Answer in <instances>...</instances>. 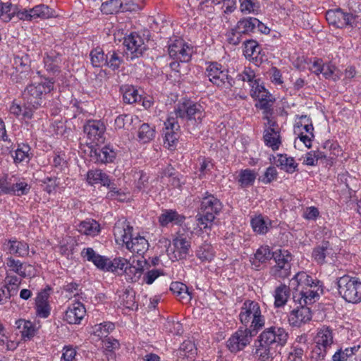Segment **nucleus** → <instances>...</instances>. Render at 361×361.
Segmentation results:
<instances>
[{"label": "nucleus", "mask_w": 361, "mask_h": 361, "mask_svg": "<svg viewBox=\"0 0 361 361\" xmlns=\"http://www.w3.org/2000/svg\"><path fill=\"white\" fill-rule=\"evenodd\" d=\"M274 259L276 262V265L271 268V275L276 279L288 278L290 274V261L292 259L290 252L285 250L275 251Z\"/></svg>", "instance_id": "1a4fd4ad"}, {"label": "nucleus", "mask_w": 361, "mask_h": 361, "mask_svg": "<svg viewBox=\"0 0 361 361\" xmlns=\"http://www.w3.org/2000/svg\"><path fill=\"white\" fill-rule=\"evenodd\" d=\"M275 102V98L272 99H266L265 97H262L260 101H259L255 106L257 109L263 110L264 116H267L268 114H273V104ZM267 116H266L267 118Z\"/></svg>", "instance_id": "5fc2aeb1"}, {"label": "nucleus", "mask_w": 361, "mask_h": 361, "mask_svg": "<svg viewBox=\"0 0 361 361\" xmlns=\"http://www.w3.org/2000/svg\"><path fill=\"white\" fill-rule=\"evenodd\" d=\"M277 175L276 169L274 166H269L267 169L264 175L259 177L258 180L264 184H268L276 180Z\"/></svg>", "instance_id": "bf43d9fd"}, {"label": "nucleus", "mask_w": 361, "mask_h": 361, "mask_svg": "<svg viewBox=\"0 0 361 361\" xmlns=\"http://www.w3.org/2000/svg\"><path fill=\"white\" fill-rule=\"evenodd\" d=\"M255 23H258V19L252 17H247L240 19L235 27L231 30V35H250L255 32Z\"/></svg>", "instance_id": "f3484780"}, {"label": "nucleus", "mask_w": 361, "mask_h": 361, "mask_svg": "<svg viewBox=\"0 0 361 361\" xmlns=\"http://www.w3.org/2000/svg\"><path fill=\"white\" fill-rule=\"evenodd\" d=\"M269 137H264V144L267 146L271 147L273 150H277L279 149L281 144V135H276V136L274 135H268Z\"/></svg>", "instance_id": "69168bd1"}, {"label": "nucleus", "mask_w": 361, "mask_h": 361, "mask_svg": "<svg viewBox=\"0 0 361 361\" xmlns=\"http://www.w3.org/2000/svg\"><path fill=\"white\" fill-rule=\"evenodd\" d=\"M148 241L142 236L133 238L127 245V249L137 254H143L148 249Z\"/></svg>", "instance_id": "2f4dec72"}, {"label": "nucleus", "mask_w": 361, "mask_h": 361, "mask_svg": "<svg viewBox=\"0 0 361 361\" xmlns=\"http://www.w3.org/2000/svg\"><path fill=\"white\" fill-rule=\"evenodd\" d=\"M91 63L94 67H103L106 65L107 55L104 54L103 49L97 47L93 49L90 53Z\"/></svg>", "instance_id": "c9c22d12"}, {"label": "nucleus", "mask_w": 361, "mask_h": 361, "mask_svg": "<svg viewBox=\"0 0 361 361\" xmlns=\"http://www.w3.org/2000/svg\"><path fill=\"white\" fill-rule=\"evenodd\" d=\"M6 265L10 271L16 273L23 278H25L27 276L25 272L27 264L21 262L20 260L9 257L7 258ZM27 267H31V265L27 264Z\"/></svg>", "instance_id": "e433bc0d"}, {"label": "nucleus", "mask_w": 361, "mask_h": 361, "mask_svg": "<svg viewBox=\"0 0 361 361\" xmlns=\"http://www.w3.org/2000/svg\"><path fill=\"white\" fill-rule=\"evenodd\" d=\"M339 295L346 302L357 304L361 302V281L355 276L344 274L336 279Z\"/></svg>", "instance_id": "423d86ee"}, {"label": "nucleus", "mask_w": 361, "mask_h": 361, "mask_svg": "<svg viewBox=\"0 0 361 361\" xmlns=\"http://www.w3.org/2000/svg\"><path fill=\"white\" fill-rule=\"evenodd\" d=\"M207 75L209 80L214 85L221 87L227 83L228 87H233L234 81L232 77L229 76L228 70L223 68L221 64L217 62H212L207 68Z\"/></svg>", "instance_id": "9d476101"}, {"label": "nucleus", "mask_w": 361, "mask_h": 361, "mask_svg": "<svg viewBox=\"0 0 361 361\" xmlns=\"http://www.w3.org/2000/svg\"><path fill=\"white\" fill-rule=\"evenodd\" d=\"M259 8V4L256 0H243L240 4V10L242 12H255Z\"/></svg>", "instance_id": "0e129e2a"}, {"label": "nucleus", "mask_w": 361, "mask_h": 361, "mask_svg": "<svg viewBox=\"0 0 361 361\" xmlns=\"http://www.w3.org/2000/svg\"><path fill=\"white\" fill-rule=\"evenodd\" d=\"M334 252L329 241H323L321 245L316 246L312 253L314 260L319 264L326 262V258L333 257Z\"/></svg>", "instance_id": "aec40b11"}, {"label": "nucleus", "mask_w": 361, "mask_h": 361, "mask_svg": "<svg viewBox=\"0 0 361 361\" xmlns=\"http://www.w3.org/2000/svg\"><path fill=\"white\" fill-rule=\"evenodd\" d=\"M78 231L87 235H96L100 231L99 224L95 221H82L78 226Z\"/></svg>", "instance_id": "4c0bfd02"}, {"label": "nucleus", "mask_w": 361, "mask_h": 361, "mask_svg": "<svg viewBox=\"0 0 361 361\" xmlns=\"http://www.w3.org/2000/svg\"><path fill=\"white\" fill-rule=\"evenodd\" d=\"M81 256L88 262H92L98 269L107 271L109 259L96 253L93 248H84L81 252Z\"/></svg>", "instance_id": "6ab92c4d"}, {"label": "nucleus", "mask_w": 361, "mask_h": 361, "mask_svg": "<svg viewBox=\"0 0 361 361\" xmlns=\"http://www.w3.org/2000/svg\"><path fill=\"white\" fill-rule=\"evenodd\" d=\"M12 193L13 195L20 196L26 195L30 190V186L25 182L16 183L12 185Z\"/></svg>", "instance_id": "e2e57ef3"}, {"label": "nucleus", "mask_w": 361, "mask_h": 361, "mask_svg": "<svg viewBox=\"0 0 361 361\" xmlns=\"http://www.w3.org/2000/svg\"><path fill=\"white\" fill-rule=\"evenodd\" d=\"M305 348L302 345L296 343H293L290 351L288 354L289 361H303L302 357L304 356Z\"/></svg>", "instance_id": "6e6d98bb"}, {"label": "nucleus", "mask_w": 361, "mask_h": 361, "mask_svg": "<svg viewBox=\"0 0 361 361\" xmlns=\"http://www.w3.org/2000/svg\"><path fill=\"white\" fill-rule=\"evenodd\" d=\"M251 226L254 231L259 234H265L269 231L268 224L262 215L252 219Z\"/></svg>", "instance_id": "8fccbe9b"}, {"label": "nucleus", "mask_w": 361, "mask_h": 361, "mask_svg": "<svg viewBox=\"0 0 361 361\" xmlns=\"http://www.w3.org/2000/svg\"><path fill=\"white\" fill-rule=\"evenodd\" d=\"M316 344L327 348L333 343V334L331 329L328 326L321 328L315 338Z\"/></svg>", "instance_id": "c756f323"}, {"label": "nucleus", "mask_w": 361, "mask_h": 361, "mask_svg": "<svg viewBox=\"0 0 361 361\" xmlns=\"http://www.w3.org/2000/svg\"><path fill=\"white\" fill-rule=\"evenodd\" d=\"M290 286L293 290V300L295 303L304 301V304H313L319 299L322 283L305 271L298 272L290 281Z\"/></svg>", "instance_id": "f03ea898"}, {"label": "nucleus", "mask_w": 361, "mask_h": 361, "mask_svg": "<svg viewBox=\"0 0 361 361\" xmlns=\"http://www.w3.org/2000/svg\"><path fill=\"white\" fill-rule=\"evenodd\" d=\"M190 48L180 40H176L169 46L168 51L171 58L178 59L180 62H188L191 59Z\"/></svg>", "instance_id": "dca6fc26"}, {"label": "nucleus", "mask_w": 361, "mask_h": 361, "mask_svg": "<svg viewBox=\"0 0 361 361\" xmlns=\"http://www.w3.org/2000/svg\"><path fill=\"white\" fill-rule=\"evenodd\" d=\"M274 252H271L268 246H262L259 249H257L256 253L255 254V257L259 262H265L267 260L274 258Z\"/></svg>", "instance_id": "13d9d810"}, {"label": "nucleus", "mask_w": 361, "mask_h": 361, "mask_svg": "<svg viewBox=\"0 0 361 361\" xmlns=\"http://www.w3.org/2000/svg\"><path fill=\"white\" fill-rule=\"evenodd\" d=\"M278 166H281L286 172L293 173L297 171L298 164L293 157H288L286 154H279V159L276 161Z\"/></svg>", "instance_id": "f704fd0d"}, {"label": "nucleus", "mask_w": 361, "mask_h": 361, "mask_svg": "<svg viewBox=\"0 0 361 361\" xmlns=\"http://www.w3.org/2000/svg\"><path fill=\"white\" fill-rule=\"evenodd\" d=\"M245 49L244 55L247 59H255L257 61V56H255V54H259V47L257 42L252 39L246 40L244 42Z\"/></svg>", "instance_id": "a18cd8bd"}, {"label": "nucleus", "mask_w": 361, "mask_h": 361, "mask_svg": "<svg viewBox=\"0 0 361 361\" xmlns=\"http://www.w3.org/2000/svg\"><path fill=\"white\" fill-rule=\"evenodd\" d=\"M61 55L54 51H51L45 54L44 57V68L52 74L59 73L61 72Z\"/></svg>", "instance_id": "5701e85b"}, {"label": "nucleus", "mask_w": 361, "mask_h": 361, "mask_svg": "<svg viewBox=\"0 0 361 361\" xmlns=\"http://www.w3.org/2000/svg\"><path fill=\"white\" fill-rule=\"evenodd\" d=\"M196 256L202 262H211L214 257L213 247L208 243L202 244L198 247Z\"/></svg>", "instance_id": "a19ab883"}, {"label": "nucleus", "mask_w": 361, "mask_h": 361, "mask_svg": "<svg viewBox=\"0 0 361 361\" xmlns=\"http://www.w3.org/2000/svg\"><path fill=\"white\" fill-rule=\"evenodd\" d=\"M32 73V71L13 68V71L10 73L11 80L15 83L24 84L29 80Z\"/></svg>", "instance_id": "de8ad7c7"}, {"label": "nucleus", "mask_w": 361, "mask_h": 361, "mask_svg": "<svg viewBox=\"0 0 361 361\" xmlns=\"http://www.w3.org/2000/svg\"><path fill=\"white\" fill-rule=\"evenodd\" d=\"M13 4L11 3H2L0 1V17L4 16V20L8 22L11 20L15 11L11 12Z\"/></svg>", "instance_id": "052dcab7"}, {"label": "nucleus", "mask_w": 361, "mask_h": 361, "mask_svg": "<svg viewBox=\"0 0 361 361\" xmlns=\"http://www.w3.org/2000/svg\"><path fill=\"white\" fill-rule=\"evenodd\" d=\"M121 302L128 309L133 310L135 305V293L133 288L128 287L126 288L119 295Z\"/></svg>", "instance_id": "c03bdc74"}, {"label": "nucleus", "mask_w": 361, "mask_h": 361, "mask_svg": "<svg viewBox=\"0 0 361 361\" xmlns=\"http://www.w3.org/2000/svg\"><path fill=\"white\" fill-rule=\"evenodd\" d=\"M30 63L31 60L27 54H24L22 56H16L14 58V66L13 68L23 71H32Z\"/></svg>", "instance_id": "603ef678"}, {"label": "nucleus", "mask_w": 361, "mask_h": 361, "mask_svg": "<svg viewBox=\"0 0 361 361\" xmlns=\"http://www.w3.org/2000/svg\"><path fill=\"white\" fill-rule=\"evenodd\" d=\"M326 19L330 25L336 28H343L346 26L353 27L355 20V16L353 13L344 12L338 8L330 9L326 12Z\"/></svg>", "instance_id": "9b49d317"}, {"label": "nucleus", "mask_w": 361, "mask_h": 361, "mask_svg": "<svg viewBox=\"0 0 361 361\" xmlns=\"http://www.w3.org/2000/svg\"><path fill=\"white\" fill-rule=\"evenodd\" d=\"M120 0H109L102 4L101 11L106 15L116 14L121 12Z\"/></svg>", "instance_id": "09e8293b"}, {"label": "nucleus", "mask_w": 361, "mask_h": 361, "mask_svg": "<svg viewBox=\"0 0 361 361\" xmlns=\"http://www.w3.org/2000/svg\"><path fill=\"white\" fill-rule=\"evenodd\" d=\"M123 274L128 282L135 283L139 281L142 276V272L135 267V259L126 267Z\"/></svg>", "instance_id": "49530a36"}, {"label": "nucleus", "mask_w": 361, "mask_h": 361, "mask_svg": "<svg viewBox=\"0 0 361 361\" xmlns=\"http://www.w3.org/2000/svg\"><path fill=\"white\" fill-rule=\"evenodd\" d=\"M4 245L6 246V249L11 255L23 257L29 253L28 244L23 241H19L16 238L7 240L4 243Z\"/></svg>", "instance_id": "412c9836"}, {"label": "nucleus", "mask_w": 361, "mask_h": 361, "mask_svg": "<svg viewBox=\"0 0 361 361\" xmlns=\"http://www.w3.org/2000/svg\"><path fill=\"white\" fill-rule=\"evenodd\" d=\"M178 131L164 130V144L167 143L169 147L173 146L178 140Z\"/></svg>", "instance_id": "774afa93"}, {"label": "nucleus", "mask_w": 361, "mask_h": 361, "mask_svg": "<svg viewBox=\"0 0 361 361\" xmlns=\"http://www.w3.org/2000/svg\"><path fill=\"white\" fill-rule=\"evenodd\" d=\"M170 290L174 295L179 297V300L182 302H190L192 299L191 293L188 290V288L182 282H172L170 286Z\"/></svg>", "instance_id": "bb28decb"}, {"label": "nucleus", "mask_w": 361, "mask_h": 361, "mask_svg": "<svg viewBox=\"0 0 361 361\" xmlns=\"http://www.w3.org/2000/svg\"><path fill=\"white\" fill-rule=\"evenodd\" d=\"M130 262L123 257H116L111 261H109L107 271L117 272L118 274H124V270L128 266Z\"/></svg>", "instance_id": "58836bf2"}, {"label": "nucleus", "mask_w": 361, "mask_h": 361, "mask_svg": "<svg viewBox=\"0 0 361 361\" xmlns=\"http://www.w3.org/2000/svg\"><path fill=\"white\" fill-rule=\"evenodd\" d=\"M106 55L107 63L105 66L109 67L112 71L118 70L123 61L122 57H121L119 54L116 51L109 52Z\"/></svg>", "instance_id": "3c124183"}, {"label": "nucleus", "mask_w": 361, "mask_h": 361, "mask_svg": "<svg viewBox=\"0 0 361 361\" xmlns=\"http://www.w3.org/2000/svg\"><path fill=\"white\" fill-rule=\"evenodd\" d=\"M360 350V345L346 348L344 350H338L332 357L333 361H354L356 355Z\"/></svg>", "instance_id": "a878e982"}, {"label": "nucleus", "mask_w": 361, "mask_h": 361, "mask_svg": "<svg viewBox=\"0 0 361 361\" xmlns=\"http://www.w3.org/2000/svg\"><path fill=\"white\" fill-rule=\"evenodd\" d=\"M86 310L84 305L80 302L68 305L65 311L63 319L69 324H79L84 318Z\"/></svg>", "instance_id": "2eb2a0df"}, {"label": "nucleus", "mask_w": 361, "mask_h": 361, "mask_svg": "<svg viewBox=\"0 0 361 361\" xmlns=\"http://www.w3.org/2000/svg\"><path fill=\"white\" fill-rule=\"evenodd\" d=\"M289 334L283 327L271 326L264 329L255 341V355L259 361H272L278 347L284 346Z\"/></svg>", "instance_id": "f257e3e1"}, {"label": "nucleus", "mask_w": 361, "mask_h": 361, "mask_svg": "<svg viewBox=\"0 0 361 361\" xmlns=\"http://www.w3.org/2000/svg\"><path fill=\"white\" fill-rule=\"evenodd\" d=\"M291 287L285 284H281L276 287L274 291V305L276 307H283L290 296Z\"/></svg>", "instance_id": "cd10ccee"}, {"label": "nucleus", "mask_w": 361, "mask_h": 361, "mask_svg": "<svg viewBox=\"0 0 361 361\" xmlns=\"http://www.w3.org/2000/svg\"><path fill=\"white\" fill-rule=\"evenodd\" d=\"M105 130L104 123L99 120H89L83 126V131L88 139L97 145L104 142Z\"/></svg>", "instance_id": "ddd939ff"}, {"label": "nucleus", "mask_w": 361, "mask_h": 361, "mask_svg": "<svg viewBox=\"0 0 361 361\" xmlns=\"http://www.w3.org/2000/svg\"><path fill=\"white\" fill-rule=\"evenodd\" d=\"M121 12H135L140 9L141 0H120Z\"/></svg>", "instance_id": "4d7b16f0"}, {"label": "nucleus", "mask_w": 361, "mask_h": 361, "mask_svg": "<svg viewBox=\"0 0 361 361\" xmlns=\"http://www.w3.org/2000/svg\"><path fill=\"white\" fill-rule=\"evenodd\" d=\"M255 73L250 68L246 67L241 73L237 75L236 79L240 81H247L253 84Z\"/></svg>", "instance_id": "338daca9"}, {"label": "nucleus", "mask_w": 361, "mask_h": 361, "mask_svg": "<svg viewBox=\"0 0 361 361\" xmlns=\"http://www.w3.org/2000/svg\"><path fill=\"white\" fill-rule=\"evenodd\" d=\"M298 305L288 314V324L293 327H300L312 319V312L308 307L310 304H304V301L297 302Z\"/></svg>", "instance_id": "f8f14e48"}, {"label": "nucleus", "mask_w": 361, "mask_h": 361, "mask_svg": "<svg viewBox=\"0 0 361 361\" xmlns=\"http://www.w3.org/2000/svg\"><path fill=\"white\" fill-rule=\"evenodd\" d=\"M133 230V226H130L128 224L126 225V222H123L121 226L119 224L116 225L114 228V233L116 238L122 240L127 247L128 243H130L133 238L132 234Z\"/></svg>", "instance_id": "393cba45"}, {"label": "nucleus", "mask_w": 361, "mask_h": 361, "mask_svg": "<svg viewBox=\"0 0 361 361\" xmlns=\"http://www.w3.org/2000/svg\"><path fill=\"white\" fill-rule=\"evenodd\" d=\"M239 319L241 326L248 327L252 330L260 331L265 324L264 317L262 314L258 302L246 300L240 309Z\"/></svg>", "instance_id": "39448f33"}, {"label": "nucleus", "mask_w": 361, "mask_h": 361, "mask_svg": "<svg viewBox=\"0 0 361 361\" xmlns=\"http://www.w3.org/2000/svg\"><path fill=\"white\" fill-rule=\"evenodd\" d=\"M54 78L48 79L44 82L31 84L23 92L24 101L23 116L30 118L35 109L42 106V97L54 89Z\"/></svg>", "instance_id": "7ed1b4c3"}, {"label": "nucleus", "mask_w": 361, "mask_h": 361, "mask_svg": "<svg viewBox=\"0 0 361 361\" xmlns=\"http://www.w3.org/2000/svg\"><path fill=\"white\" fill-rule=\"evenodd\" d=\"M86 180L90 185L100 183L102 185H109V178L100 169L90 170L87 173Z\"/></svg>", "instance_id": "7c9ffc66"}, {"label": "nucleus", "mask_w": 361, "mask_h": 361, "mask_svg": "<svg viewBox=\"0 0 361 361\" xmlns=\"http://www.w3.org/2000/svg\"><path fill=\"white\" fill-rule=\"evenodd\" d=\"M173 245L174 246V257L176 260L185 259L190 248V242L185 238L178 235L173 238Z\"/></svg>", "instance_id": "4be33fe9"}, {"label": "nucleus", "mask_w": 361, "mask_h": 361, "mask_svg": "<svg viewBox=\"0 0 361 361\" xmlns=\"http://www.w3.org/2000/svg\"><path fill=\"white\" fill-rule=\"evenodd\" d=\"M115 328L112 322H104L95 326L94 334L100 338L108 337V334Z\"/></svg>", "instance_id": "864d4df0"}, {"label": "nucleus", "mask_w": 361, "mask_h": 361, "mask_svg": "<svg viewBox=\"0 0 361 361\" xmlns=\"http://www.w3.org/2000/svg\"><path fill=\"white\" fill-rule=\"evenodd\" d=\"M222 207V203L218 198L206 192L205 196L202 197L199 211V224L207 228L208 224L212 223L216 216L221 212Z\"/></svg>", "instance_id": "0eeeda50"}, {"label": "nucleus", "mask_w": 361, "mask_h": 361, "mask_svg": "<svg viewBox=\"0 0 361 361\" xmlns=\"http://www.w3.org/2000/svg\"><path fill=\"white\" fill-rule=\"evenodd\" d=\"M15 155L13 157V162L16 164H20L23 161L28 162L32 154L30 153V147L25 143L18 144L16 149L14 151Z\"/></svg>", "instance_id": "c85d7f7f"}, {"label": "nucleus", "mask_w": 361, "mask_h": 361, "mask_svg": "<svg viewBox=\"0 0 361 361\" xmlns=\"http://www.w3.org/2000/svg\"><path fill=\"white\" fill-rule=\"evenodd\" d=\"M16 324L17 328L20 329L21 336L24 339H30L35 336V328L30 321L19 319L16 321Z\"/></svg>", "instance_id": "72a5a7b5"}, {"label": "nucleus", "mask_w": 361, "mask_h": 361, "mask_svg": "<svg viewBox=\"0 0 361 361\" xmlns=\"http://www.w3.org/2000/svg\"><path fill=\"white\" fill-rule=\"evenodd\" d=\"M30 13H32V18H49L53 16L54 11L45 4H39L30 8Z\"/></svg>", "instance_id": "79ce46f5"}, {"label": "nucleus", "mask_w": 361, "mask_h": 361, "mask_svg": "<svg viewBox=\"0 0 361 361\" xmlns=\"http://www.w3.org/2000/svg\"><path fill=\"white\" fill-rule=\"evenodd\" d=\"M165 329L173 334L180 335L183 332V326L179 322L167 320L164 324Z\"/></svg>", "instance_id": "680f3d73"}, {"label": "nucleus", "mask_w": 361, "mask_h": 361, "mask_svg": "<svg viewBox=\"0 0 361 361\" xmlns=\"http://www.w3.org/2000/svg\"><path fill=\"white\" fill-rule=\"evenodd\" d=\"M90 157L95 161L102 164L111 163L115 159L116 152L109 145H106L102 148H95L91 149Z\"/></svg>", "instance_id": "a211bd4d"}, {"label": "nucleus", "mask_w": 361, "mask_h": 361, "mask_svg": "<svg viewBox=\"0 0 361 361\" xmlns=\"http://www.w3.org/2000/svg\"><path fill=\"white\" fill-rule=\"evenodd\" d=\"M185 219V216L179 214L176 210L169 209L164 211L159 217L160 226L165 227L169 223L181 225Z\"/></svg>", "instance_id": "b1692460"}, {"label": "nucleus", "mask_w": 361, "mask_h": 361, "mask_svg": "<svg viewBox=\"0 0 361 361\" xmlns=\"http://www.w3.org/2000/svg\"><path fill=\"white\" fill-rule=\"evenodd\" d=\"M259 331L240 326L226 342V346L232 353H237L248 345Z\"/></svg>", "instance_id": "6e6552de"}, {"label": "nucleus", "mask_w": 361, "mask_h": 361, "mask_svg": "<svg viewBox=\"0 0 361 361\" xmlns=\"http://www.w3.org/2000/svg\"><path fill=\"white\" fill-rule=\"evenodd\" d=\"M257 178V173L251 169H243L240 171L238 183L242 188L252 185Z\"/></svg>", "instance_id": "37998d69"}, {"label": "nucleus", "mask_w": 361, "mask_h": 361, "mask_svg": "<svg viewBox=\"0 0 361 361\" xmlns=\"http://www.w3.org/2000/svg\"><path fill=\"white\" fill-rule=\"evenodd\" d=\"M123 44L126 47L127 50L131 52L132 59L141 56L147 49L144 39L136 32H132L125 37Z\"/></svg>", "instance_id": "4468645a"}, {"label": "nucleus", "mask_w": 361, "mask_h": 361, "mask_svg": "<svg viewBox=\"0 0 361 361\" xmlns=\"http://www.w3.org/2000/svg\"><path fill=\"white\" fill-rule=\"evenodd\" d=\"M125 103L133 104L140 100L141 96L133 86L124 85L121 88Z\"/></svg>", "instance_id": "ea45409f"}, {"label": "nucleus", "mask_w": 361, "mask_h": 361, "mask_svg": "<svg viewBox=\"0 0 361 361\" xmlns=\"http://www.w3.org/2000/svg\"><path fill=\"white\" fill-rule=\"evenodd\" d=\"M155 133L154 126H151L148 123H142L138 129V140L142 143H147L154 138Z\"/></svg>", "instance_id": "473e14b6"}, {"label": "nucleus", "mask_w": 361, "mask_h": 361, "mask_svg": "<svg viewBox=\"0 0 361 361\" xmlns=\"http://www.w3.org/2000/svg\"><path fill=\"white\" fill-rule=\"evenodd\" d=\"M175 114L176 117L185 119L187 130L192 135H196L200 130L205 116L203 106L190 100L178 104L175 109Z\"/></svg>", "instance_id": "20e7f679"}]
</instances>
